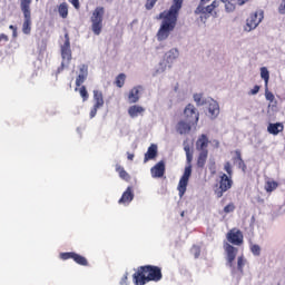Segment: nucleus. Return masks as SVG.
I'll return each instance as SVG.
<instances>
[{
  "label": "nucleus",
  "mask_w": 285,
  "mask_h": 285,
  "mask_svg": "<svg viewBox=\"0 0 285 285\" xmlns=\"http://www.w3.org/2000/svg\"><path fill=\"white\" fill-rule=\"evenodd\" d=\"M223 248L226 253L227 266H229V268H232V273L235 274V258L237 257V253H239V249L227 242L223 244Z\"/></svg>",
  "instance_id": "obj_7"
},
{
  "label": "nucleus",
  "mask_w": 285,
  "mask_h": 285,
  "mask_svg": "<svg viewBox=\"0 0 285 285\" xmlns=\"http://www.w3.org/2000/svg\"><path fill=\"white\" fill-rule=\"evenodd\" d=\"M135 199V191L132 187H127V189L122 193L118 204H130Z\"/></svg>",
  "instance_id": "obj_19"
},
{
  "label": "nucleus",
  "mask_w": 285,
  "mask_h": 285,
  "mask_svg": "<svg viewBox=\"0 0 285 285\" xmlns=\"http://www.w3.org/2000/svg\"><path fill=\"white\" fill-rule=\"evenodd\" d=\"M194 101H196L198 106H202V94H195Z\"/></svg>",
  "instance_id": "obj_43"
},
{
  "label": "nucleus",
  "mask_w": 285,
  "mask_h": 285,
  "mask_svg": "<svg viewBox=\"0 0 285 285\" xmlns=\"http://www.w3.org/2000/svg\"><path fill=\"white\" fill-rule=\"evenodd\" d=\"M116 173H118L120 179H122L124 181H130V174H128V171H126L124 166L117 164L116 165Z\"/></svg>",
  "instance_id": "obj_24"
},
{
  "label": "nucleus",
  "mask_w": 285,
  "mask_h": 285,
  "mask_svg": "<svg viewBox=\"0 0 285 285\" xmlns=\"http://www.w3.org/2000/svg\"><path fill=\"white\" fill-rule=\"evenodd\" d=\"M104 92L99 90H94V106L90 110V119H94V117H97V111L101 108H104Z\"/></svg>",
  "instance_id": "obj_11"
},
{
  "label": "nucleus",
  "mask_w": 285,
  "mask_h": 285,
  "mask_svg": "<svg viewBox=\"0 0 285 285\" xmlns=\"http://www.w3.org/2000/svg\"><path fill=\"white\" fill-rule=\"evenodd\" d=\"M157 145L151 144L148 149L147 153L145 154L144 157V164H148V161H150L151 159H156L157 158Z\"/></svg>",
  "instance_id": "obj_21"
},
{
  "label": "nucleus",
  "mask_w": 285,
  "mask_h": 285,
  "mask_svg": "<svg viewBox=\"0 0 285 285\" xmlns=\"http://www.w3.org/2000/svg\"><path fill=\"white\" fill-rule=\"evenodd\" d=\"M75 252H66L60 253V259L67 261V259H75Z\"/></svg>",
  "instance_id": "obj_35"
},
{
  "label": "nucleus",
  "mask_w": 285,
  "mask_h": 285,
  "mask_svg": "<svg viewBox=\"0 0 285 285\" xmlns=\"http://www.w3.org/2000/svg\"><path fill=\"white\" fill-rule=\"evenodd\" d=\"M79 92L82 100L88 101V98L90 97V95H88V90L86 89V86L80 87Z\"/></svg>",
  "instance_id": "obj_36"
},
{
  "label": "nucleus",
  "mask_w": 285,
  "mask_h": 285,
  "mask_svg": "<svg viewBox=\"0 0 285 285\" xmlns=\"http://www.w3.org/2000/svg\"><path fill=\"white\" fill-rule=\"evenodd\" d=\"M141 90H144L142 86H137L134 87L129 94H128V101L129 104H137V101H139V92H141Z\"/></svg>",
  "instance_id": "obj_20"
},
{
  "label": "nucleus",
  "mask_w": 285,
  "mask_h": 285,
  "mask_svg": "<svg viewBox=\"0 0 285 285\" xmlns=\"http://www.w3.org/2000/svg\"><path fill=\"white\" fill-rule=\"evenodd\" d=\"M268 108H272V109L277 108V99H274V100L269 101Z\"/></svg>",
  "instance_id": "obj_48"
},
{
  "label": "nucleus",
  "mask_w": 285,
  "mask_h": 285,
  "mask_svg": "<svg viewBox=\"0 0 285 285\" xmlns=\"http://www.w3.org/2000/svg\"><path fill=\"white\" fill-rule=\"evenodd\" d=\"M261 77L265 81V88H267L268 81L271 79V72H268V69L266 67L261 68Z\"/></svg>",
  "instance_id": "obj_29"
},
{
  "label": "nucleus",
  "mask_w": 285,
  "mask_h": 285,
  "mask_svg": "<svg viewBox=\"0 0 285 285\" xmlns=\"http://www.w3.org/2000/svg\"><path fill=\"white\" fill-rule=\"evenodd\" d=\"M233 188V178L226 174H222L219 180V188L215 190L217 199L224 197V193H228Z\"/></svg>",
  "instance_id": "obj_8"
},
{
  "label": "nucleus",
  "mask_w": 285,
  "mask_h": 285,
  "mask_svg": "<svg viewBox=\"0 0 285 285\" xmlns=\"http://www.w3.org/2000/svg\"><path fill=\"white\" fill-rule=\"evenodd\" d=\"M181 217H184V212L181 213Z\"/></svg>",
  "instance_id": "obj_55"
},
{
  "label": "nucleus",
  "mask_w": 285,
  "mask_h": 285,
  "mask_svg": "<svg viewBox=\"0 0 285 285\" xmlns=\"http://www.w3.org/2000/svg\"><path fill=\"white\" fill-rule=\"evenodd\" d=\"M69 3L72 4L76 10H79V8H81L79 0H69Z\"/></svg>",
  "instance_id": "obj_42"
},
{
  "label": "nucleus",
  "mask_w": 285,
  "mask_h": 285,
  "mask_svg": "<svg viewBox=\"0 0 285 285\" xmlns=\"http://www.w3.org/2000/svg\"><path fill=\"white\" fill-rule=\"evenodd\" d=\"M249 249L252 255H254L255 257H259V255H262V247L257 244H250Z\"/></svg>",
  "instance_id": "obj_32"
},
{
  "label": "nucleus",
  "mask_w": 285,
  "mask_h": 285,
  "mask_svg": "<svg viewBox=\"0 0 285 285\" xmlns=\"http://www.w3.org/2000/svg\"><path fill=\"white\" fill-rule=\"evenodd\" d=\"M224 170L227 173V177H233V166L230 165V161L225 163Z\"/></svg>",
  "instance_id": "obj_38"
},
{
  "label": "nucleus",
  "mask_w": 285,
  "mask_h": 285,
  "mask_svg": "<svg viewBox=\"0 0 285 285\" xmlns=\"http://www.w3.org/2000/svg\"><path fill=\"white\" fill-rule=\"evenodd\" d=\"M57 10L61 19H68V2L60 3Z\"/></svg>",
  "instance_id": "obj_25"
},
{
  "label": "nucleus",
  "mask_w": 285,
  "mask_h": 285,
  "mask_svg": "<svg viewBox=\"0 0 285 285\" xmlns=\"http://www.w3.org/2000/svg\"><path fill=\"white\" fill-rule=\"evenodd\" d=\"M177 57H179V50H177V49H171V50L168 51L167 59H168L169 61H173V60L177 59Z\"/></svg>",
  "instance_id": "obj_34"
},
{
  "label": "nucleus",
  "mask_w": 285,
  "mask_h": 285,
  "mask_svg": "<svg viewBox=\"0 0 285 285\" xmlns=\"http://www.w3.org/2000/svg\"><path fill=\"white\" fill-rule=\"evenodd\" d=\"M9 29L12 30V32H13L14 30H17V27L11 24V26H9Z\"/></svg>",
  "instance_id": "obj_53"
},
{
  "label": "nucleus",
  "mask_w": 285,
  "mask_h": 285,
  "mask_svg": "<svg viewBox=\"0 0 285 285\" xmlns=\"http://www.w3.org/2000/svg\"><path fill=\"white\" fill-rule=\"evenodd\" d=\"M0 41H6V42H8V41H9L8 36H6V33H1V35H0Z\"/></svg>",
  "instance_id": "obj_50"
},
{
  "label": "nucleus",
  "mask_w": 285,
  "mask_h": 285,
  "mask_svg": "<svg viewBox=\"0 0 285 285\" xmlns=\"http://www.w3.org/2000/svg\"><path fill=\"white\" fill-rule=\"evenodd\" d=\"M267 132L277 137L279 132H284V122H269L267 126Z\"/></svg>",
  "instance_id": "obj_18"
},
{
  "label": "nucleus",
  "mask_w": 285,
  "mask_h": 285,
  "mask_svg": "<svg viewBox=\"0 0 285 285\" xmlns=\"http://www.w3.org/2000/svg\"><path fill=\"white\" fill-rule=\"evenodd\" d=\"M184 6V0H173L169 10L160 12L157 19H163L160 28L156 37L158 41H166L170 37V32L177 28V19H179V10Z\"/></svg>",
  "instance_id": "obj_1"
},
{
  "label": "nucleus",
  "mask_w": 285,
  "mask_h": 285,
  "mask_svg": "<svg viewBox=\"0 0 285 285\" xmlns=\"http://www.w3.org/2000/svg\"><path fill=\"white\" fill-rule=\"evenodd\" d=\"M199 255H200V250H199V247H196L195 257L197 258V257H199Z\"/></svg>",
  "instance_id": "obj_52"
},
{
  "label": "nucleus",
  "mask_w": 285,
  "mask_h": 285,
  "mask_svg": "<svg viewBox=\"0 0 285 285\" xmlns=\"http://www.w3.org/2000/svg\"><path fill=\"white\" fill-rule=\"evenodd\" d=\"M156 3H157V0H146V3H145L146 10H153Z\"/></svg>",
  "instance_id": "obj_40"
},
{
  "label": "nucleus",
  "mask_w": 285,
  "mask_h": 285,
  "mask_svg": "<svg viewBox=\"0 0 285 285\" xmlns=\"http://www.w3.org/2000/svg\"><path fill=\"white\" fill-rule=\"evenodd\" d=\"M120 285H128V273H126V274L122 276V278H121V281H120Z\"/></svg>",
  "instance_id": "obj_47"
},
{
  "label": "nucleus",
  "mask_w": 285,
  "mask_h": 285,
  "mask_svg": "<svg viewBox=\"0 0 285 285\" xmlns=\"http://www.w3.org/2000/svg\"><path fill=\"white\" fill-rule=\"evenodd\" d=\"M208 160V150L199 151L196 166L197 168H204L206 166V161Z\"/></svg>",
  "instance_id": "obj_23"
},
{
  "label": "nucleus",
  "mask_w": 285,
  "mask_h": 285,
  "mask_svg": "<svg viewBox=\"0 0 285 285\" xmlns=\"http://www.w3.org/2000/svg\"><path fill=\"white\" fill-rule=\"evenodd\" d=\"M146 109L139 105H132L128 108V115L131 119L137 118L139 115H144Z\"/></svg>",
  "instance_id": "obj_22"
},
{
  "label": "nucleus",
  "mask_w": 285,
  "mask_h": 285,
  "mask_svg": "<svg viewBox=\"0 0 285 285\" xmlns=\"http://www.w3.org/2000/svg\"><path fill=\"white\" fill-rule=\"evenodd\" d=\"M163 277L159 266L144 265L139 266L132 274V282L135 285H146L148 282H161Z\"/></svg>",
  "instance_id": "obj_2"
},
{
  "label": "nucleus",
  "mask_w": 285,
  "mask_h": 285,
  "mask_svg": "<svg viewBox=\"0 0 285 285\" xmlns=\"http://www.w3.org/2000/svg\"><path fill=\"white\" fill-rule=\"evenodd\" d=\"M249 0H235V6H244V3H248Z\"/></svg>",
  "instance_id": "obj_49"
},
{
  "label": "nucleus",
  "mask_w": 285,
  "mask_h": 285,
  "mask_svg": "<svg viewBox=\"0 0 285 285\" xmlns=\"http://www.w3.org/2000/svg\"><path fill=\"white\" fill-rule=\"evenodd\" d=\"M30 6H32V0H20V9L23 14V35H30L32 32V11Z\"/></svg>",
  "instance_id": "obj_4"
},
{
  "label": "nucleus",
  "mask_w": 285,
  "mask_h": 285,
  "mask_svg": "<svg viewBox=\"0 0 285 285\" xmlns=\"http://www.w3.org/2000/svg\"><path fill=\"white\" fill-rule=\"evenodd\" d=\"M265 99L269 102L275 100V95L273 91L268 90V87H265Z\"/></svg>",
  "instance_id": "obj_37"
},
{
  "label": "nucleus",
  "mask_w": 285,
  "mask_h": 285,
  "mask_svg": "<svg viewBox=\"0 0 285 285\" xmlns=\"http://www.w3.org/2000/svg\"><path fill=\"white\" fill-rule=\"evenodd\" d=\"M66 41L63 46L61 47V65L57 69V75L63 72L68 66H70V61H72V50H70V38L68 37V33L65 35Z\"/></svg>",
  "instance_id": "obj_6"
},
{
  "label": "nucleus",
  "mask_w": 285,
  "mask_h": 285,
  "mask_svg": "<svg viewBox=\"0 0 285 285\" xmlns=\"http://www.w3.org/2000/svg\"><path fill=\"white\" fill-rule=\"evenodd\" d=\"M236 157L233 158L234 164H239V161H243L244 159L242 158V151L236 150L235 151Z\"/></svg>",
  "instance_id": "obj_41"
},
{
  "label": "nucleus",
  "mask_w": 285,
  "mask_h": 285,
  "mask_svg": "<svg viewBox=\"0 0 285 285\" xmlns=\"http://www.w3.org/2000/svg\"><path fill=\"white\" fill-rule=\"evenodd\" d=\"M127 159H129V161H132L135 159V154H127Z\"/></svg>",
  "instance_id": "obj_51"
},
{
  "label": "nucleus",
  "mask_w": 285,
  "mask_h": 285,
  "mask_svg": "<svg viewBox=\"0 0 285 285\" xmlns=\"http://www.w3.org/2000/svg\"><path fill=\"white\" fill-rule=\"evenodd\" d=\"M208 112L212 117H217V115H219V105L215 101L209 104Z\"/></svg>",
  "instance_id": "obj_30"
},
{
  "label": "nucleus",
  "mask_w": 285,
  "mask_h": 285,
  "mask_svg": "<svg viewBox=\"0 0 285 285\" xmlns=\"http://www.w3.org/2000/svg\"><path fill=\"white\" fill-rule=\"evenodd\" d=\"M73 262L79 266H88V258L77 253L73 255Z\"/></svg>",
  "instance_id": "obj_27"
},
{
  "label": "nucleus",
  "mask_w": 285,
  "mask_h": 285,
  "mask_svg": "<svg viewBox=\"0 0 285 285\" xmlns=\"http://www.w3.org/2000/svg\"><path fill=\"white\" fill-rule=\"evenodd\" d=\"M13 39H17V30L12 31Z\"/></svg>",
  "instance_id": "obj_54"
},
{
  "label": "nucleus",
  "mask_w": 285,
  "mask_h": 285,
  "mask_svg": "<svg viewBox=\"0 0 285 285\" xmlns=\"http://www.w3.org/2000/svg\"><path fill=\"white\" fill-rule=\"evenodd\" d=\"M279 14H285V0H282L279 7H278Z\"/></svg>",
  "instance_id": "obj_44"
},
{
  "label": "nucleus",
  "mask_w": 285,
  "mask_h": 285,
  "mask_svg": "<svg viewBox=\"0 0 285 285\" xmlns=\"http://www.w3.org/2000/svg\"><path fill=\"white\" fill-rule=\"evenodd\" d=\"M208 1L210 0H200V4L196 8L195 14H213V11L217 10L222 3L219 0H214L212 4L204 7L206 3H208Z\"/></svg>",
  "instance_id": "obj_9"
},
{
  "label": "nucleus",
  "mask_w": 285,
  "mask_h": 285,
  "mask_svg": "<svg viewBox=\"0 0 285 285\" xmlns=\"http://www.w3.org/2000/svg\"><path fill=\"white\" fill-rule=\"evenodd\" d=\"M184 119L191 122L194 126H197V124H199V111L189 104L184 109Z\"/></svg>",
  "instance_id": "obj_12"
},
{
  "label": "nucleus",
  "mask_w": 285,
  "mask_h": 285,
  "mask_svg": "<svg viewBox=\"0 0 285 285\" xmlns=\"http://www.w3.org/2000/svg\"><path fill=\"white\" fill-rule=\"evenodd\" d=\"M184 150L186 153L187 166L185 167L184 174L180 177L177 186L179 197H184V195H186V190L188 188V181L190 179V175H193V151L190 150V146L186 145L184 147Z\"/></svg>",
  "instance_id": "obj_3"
},
{
  "label": "nucleus",
  "mask_w": 285,
  "mask_h": 285,
  "mask_svg": "<svg viewBox=\"0 0 285 285\" xmlns=\"http://www.w3.org/2000/svg\"><path fill=\"white\" fill-rule=\"evenodd\" d=\"M104 14H106V9L104 7H97L91 14V30L96 37L101 35V30H104Z\"/></svg>",
  "instance_id": "obj_5"
},
{
  "label": "nucleus",
  "mask_w": 285,
  "mask_h": 285,
  "mask_svg": "<svg viewBox=\"0 0 285 285\" xmlns=\"http://www.w3.org/2000/svg\"><path fill=\"white\" fill-rule=\"evenodd\" d=\"M261 87L259 85L254 86V88L249 91V95H257L259 92Z\"/></svg>",
  "instance_id": "obj_45"
},
{
  "label": "nucleus",
  "mask_w": 285,
  "mask_h": 285,
  "mask_svg": "<svg viewBox=\"0 0 285 285\" xmlns=\"http://www.w3.org/2000/svg\"><path fill=\"white\" fill-rule=\"evenodd\" d=\"M225 3V9L227 12H233L235 10V0H220Z\"/></svg>",
  "instance_id": "obj_33"
},
{
  "label": "nucleus",
  "mask_w": 285,
  "mask_h": 285,
  "mask_svg": "<svg viewBox=\"0 0 285 285\" xmlns=\"http://www.w3.org/2000/svg\"><path fill=\"white\" fill-rule=\"evenodd\" d=\"M246 257L244 255L238 256L237 258V271L240 275H244V267L246 266Z\"/></svg>",
  "instance_id": "obj_28"
},
{
  "label": "nucleus",
  "mask_w": 285,
  "mask_h": 285,
  "mask_svg": "<svg viewBox=\"0 0 285 285\" xmlns=\"http://www.w3.org/2000/svg\"><path fill=\"white\" fill-rule=\"evenodd\" d=\"M238 168H240L243 173H246V163H244V160L238 161Z\"/></svg>",
  "instance_id": "obj_46"
},
{
  "label": "nucleus",
  "mask_w": 285,
  "mask_h": 285,
  "mask_svg": "<svg viewBox=\"0 0 285 285\" xmlns=\"http://www.w3.org/2000/svg\"><path fill=\"white\" fill-rule=\"evenodd\" d=\"M223 210L226 215H228V213H235V203H229Z\"/></svg>",
  "instance_id": "obj_39"
},
{
  "label": "nucleus",
  "mask_w": 285,
  "mask_h": 285,
  "mask_svg": "<svg viewBox=\"0 0 285 285\" xmlns=\"http://www.w3.org/2000/svg\"><path fill=\"white\" fill-rule=\"evenodd\" d=\"M125 83H126V73H119L116 77L115 85L117 86V88H124Z\"/></svg>",
  "instance_id": "obj_31"
},
{
  "label": "nucleus",
  "mask_w": 285,
  "mask_h": 285,
  "mask_svg": "<svg viewBox=\"0 0 285 285\" xmlns=\"http://www.w3.org/2000/svg\"><path fill=\"white\" fill-rule=\"evenodd\" d=\"M195 126L196 125H194L193 122L186 119H181L176 125V131L178 132V135H188L193 130V128H195Z\"/></svg>",
  "instance_id": "obj_14"
},
{
  "label": "nucleus",
  "mask_w": 285,
  "mask_h": 285,
  "mask_svg": "<svg viewBox=\"0 0 285 285\" xmlns=\"http://www.w3.org/2000/svg\"><path fill=\"white\" fill-rule=\"evenodd\" d=\"M150 174L154 179L164 177V175H166V163L164 160L158 161L154 167H151Z\"/></svg>",
  "instance_id": "obj_15"
},
{
  "label": "nucleus",
  "mask_w": 285,
  "mask_h": 285,
  "mask_svg": "<svg viewBox=\"0 0 285 285\" xmlns=\"http://www.w3.org/2000/svg\"><path fill=\"white\" fill-rule=\"evenodd\" d=\"M264 19V11H256L252 13L245 24V31L250 32L252 30H255L259 23H262V20Z\"/></svg>",
  "instance_id": "obj_10"
},
{
  "label": "nucleus",
  "mask_w": 285,
  "mask_h": 285,
  "mask_svg": "<svg viewBox=\"0 0 285 285\" xmlns=\"http://www.w3.org/2000/svg\"><path fill=\"white\" fill-rule=\"evenodd\" d=\"M226 239L233 246H242L244 244V233L237 228H233L226 234Z\"/></svg>",
  "instance_id": "obj_13"
},
{
  "label": "nucleus",
  "mask_w": 285,
  "mask_h": 285,
  "mask_svg": "<svg viewBox=\"0 0 285 285\" xmlns=\"http://www.w3.org/2000/svg\"><path fill=\"white\" fill-rule=\"evenodd\" d=\"M88 79V65L79 66V75L76 78L77 88L81 87V85Z\"/></svg>",
  "instance_id": "obj_16"
},
{
  "label": "nucleus",
  "mask_w": 285,
  "mask_h": 285,
  "mask_svg": "<svg viewBox=\"0 0 285 285\" xmlns=\"http://www.w3.org/2000/svg\"><path fill=\"white\" fill-rule=\"evenodd\" d=\"M208 144H210V140H208V136H206V134H202L196 140V150H198L199 153L208 150Z\"/></svg>",
  "instance_id": "obj_17"
},
{
  "label": "nucleus",
  "mask_w": 285,
  "mask_h": 285,
  "mask_svg": "<svg viewBox=\"0 0 285 285\" xmlns=\"http://www.w3.org/2000/svg\"><path fill=\"white\" fill-rule=\"evenodd\" d=\"M264 188L267 193H273V191L277 190V188H279V183H277L273 179H268V180H266Z\"/></svg>",
  "instance_id": "obj_26"
}]
</instances>
